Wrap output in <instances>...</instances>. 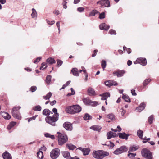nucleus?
I'll return each instance as SVG.
<instances>
[{
    "mask_svg": "<svg viewBox=\"0 0 159 159\" xmlns=\"http://www.w3.org/2000/svg\"><path fill=\"white\" fill-rule=\"evenodd\" d=\"M52 111L54 113L52 116H47L45 118V120L47 123L54 126L55 125V122L58 119L59 114L57 112V110L56 108L52 109Z\"/></svg>",
    "mask_w": 159,
    "mask_h": 159,
    "instance_id": "nucleus-1",
    "label": "nucleus"
},
{
    "mask_svg": "<svg viewBox=\"0 0 159 159\" xmlns=\"http://www.w3.org/2000/svg\"><path fill=\"white\" fill-rule=\"evenodd\" d=\"M92 155L93 157L97 159H102L105 157L108 156L109 153L103 150H99L93 151Z\"/></svg>",
    "mask_w": 159,
    "mask_h": 159,
    "instance_id": "nucleus-2",
    "label": "nucleus"
},
{
    "mask_svg": "<svg viewBox=\"0 0 159 159\" xmlns=\"http://www.w3.org/2000/svg\"><path fill=\"white\" fill-rule=\"evenodd\" d=\"M57 134H58V144L60 145H62L67 141L68 140L67 136L65 134H61L59 132H57Z\"/></svg>",
    "mask_w": 159,
    "mask_h": 159,
    "instance_id": "nucleus-3",
    "label": "nucleus"
},
{
    "mask_svg": "<svg viewBox=\"0 0 159 159\" xmlns=\"http://www.w3.org/2000/svg\"><path fill=\"white\" fill-rule=\"evenodd\" d=\"M141 153L142 156L145 158L152 159L153 158L152 153L147 149H143L141 151Z\"/></svg>",
    "mask_w": 159,
    "mask_h": 159,
    "instance_id": "nucleus-4",
    "label": "nucleus"
},
{
    "mask_svg": "<svg viewBox=\"0 0 159 159\" xmlns=\"http://www.w3.org/2000/svg\"><path fill=\"white\" fill-rule=\"evenodd\" d=\"M20 108V106L15 107H14L12 110V114L13 117L19 120L21 119L20 114L19 111Z\"/></svg>",
    "mask_w": 159,
    "mask_h": 159,
    "instance_id": "nucleus-5",
    "label": "nucleus"
},
{
    "mask_svg": "<svg viewBox=\"0 0 159 159\" xmlns=\"http://www.w3.org/2000/svg\"><path fill=\"white\" fill-rule=\"evenodd\" d=\"M60 154V151L58 148L53 149L50 153L51 157L52 159H57L59 157Z\"/></svg>",
    "mask_w": 159,
    "mask_h": 159,
    "instance_id": "nucleus-6",
    "label": "nucleus"
},
{
    "mask_svg": "<svg viewBox=\"0 0 159 159\" xmlns=\"http://www.w3.org/2000/svg\"><path fill=\"white\" fill-rule=\"evenodd\" d=\"M128 148L125 146H122L120 148H117L113 152L116 155H119L127 151Z\"/></svg>",
    "mask_w": 159,
    "mask_h": 159,
    "instance_id": "nucleus-7",
    "label": "nucleus"
},
{
    "mask_svg": "<svg viewBox=\"0 0 159 159\" xmlns=\"http://www.w3.org/2000/svg\"><path fill=\"white\" fill-rule=\"evenodd\" d=\"M63 126L67 130L71 131L72 129V124L70 122H65L63 124Z\"/></svg>",
    "mask_w": 159,
    "mask_h": 159,
    "instance_id": "nucleus-8",
    "label": "nucleus"
},
{
    "mask_svg": "<svg viewBox=\"0 0 159 159\" xmlns=\"http://www.w3.org/2000/svg\"><path fill=\"white\" fill-rule=\"evenodd\" d=\"M101 3L102 7H110V2L109 0H101Z\"/></svg>",
    "mask_w": 159,
    "mask_h": 159,
    "instance_id": "nucleus-9",
    "label": "nucleus"
},
{
    "mask_svg": "<svg viewBox=\"0 0 159 159\" xmlns=\"http://www.w3.org/2000/svg\"><path fill=\"white\" fill-rule=\"evenodd\" d=\"M136 62L140 64L142 66H145L147 63V61L145 58H137L136 61Z\"/></svg>",
    "mask_w": 159,
    "mask_h": 159,
    "instance_id": "nucleus-10",
    "label": "nucleus"
},
{
    "mask_svg": "<svg viewBox=\"0 0 159 159\" xmlns=\"http://www.w3.org/2000/svg\"><path fill=\"white\" fill-rule=\"evenodd\" d=\"M87 92L89 96H94L96 95V93L94 90L91 87L88 88Z\"/></svg>",
    "mask_w": 159,
    "mask_h": 159,
    "instance_id": "nucleus-11",
    "label": "nucleus"
},
{
    "mask_svg": "<svg viewBox=\"0 0 159 159\" xmlns=\"http://www.w3.org/2000/svg\"><path fill=\"white\" fill-rule=\"evenodd\" d=\"M119 137L120 138L124 139L126 140L128 139V137L129 136V134H126L125 132L119 133H118Z\"/></svg>",
    "mask_w": 159,
    "mask_h": 159,
    "instance_id": "nucleus-12",
    "label": "nucleus"
},
{
    "mask_svg": "<svg viewBox=\"0 0 159 159\" xmlns=\"http://www.w3.org/2000/svg\"><path fill=\"white\" fill-rule=\"evenodd\" d=\"M65 111L68 113L70 114H74L73 106L67 107L65 109Z\"/></svg>",
    "mask_w": 159,
    "mask_h": 159,
    "instance_id": "nucleus-13",
    "label": "nucleus"
},
{
    "mask_svg": "<svg viewBox=\"0 0 159 159\" xmlns=\"http://www.w3.org/2000/svg\"><path fill=\"white\" fill-rule=\"evenodd\" d=\"M151 80V79L149 78L145 79L143 82V85L139 87V89L143 90L144 88L148 84Z\"/></svg>",
    "mask_w": 159,
    "mask_h": 159,
    "instance_id": "nucleus-14",
    "label": "nucleus"
},
{
    "mask_svg": "<svg viewBox=\"0 0 159 159\" xmlns=\"http://www.w3.org/2000/svg\"><path fill=\"white\" fill-rule=\"evenodd\" d=\"M73 109L74 111V113H79L81 111V108L78 105H73Z\"/></svg>",
    "mask_w": 159,
    "mask_h": 159,
    "instance_id": "nucleus-15",
    "label": "nucleus"
},
{
    "mask_svg": "<svg viewBox=\"0 0 159 159\" xmlns=\"http://www.w3.org/2000/svg\"><path fill=\"white\" fill-rule=\"evenodd\" d=\"M99 28L101 30H107L110 28V26L107 25L105 23H103L99 25Z\"/></svg>",
    "mask_w": 159,
    "mask_h": 159,
    "instance_id": "nucleus-16",
    "label": "nucleus"
},
{
    "mask_svg": "<svg viewBox=\"0 0 159 159\" xmlns=\"http://www.w3.org/2000/svg\"><path fill=\"white\" fill-rule=\"evenodd\" d=\"M2 156L4 159H12L11 154L6 151L3 153Z\"/></svg>",
    "mask_w": 159,
    "mask_h": 159,
    "instance_id": "nucleus-17",
    "label": "nucleus"
},
{
    "mask_svg": "<svg viewBox=\"0 0 159 159\" xmlns=\"http://www.w3.org/2000/svg\"><path fill=\"white\" fill-rule=\"evenodd\" d=\"M99 96L102 97L101 98L102 100H106L108 97H110V94L109 92H106L104 93L99 95Z\"/></svg>",
    "mask_w": 159,
    "mask_h": 159,
    "instance_id": "nucleus-18",
    "label": "nucleus"
},
{
    "mask_svg": "<svg viewBox=\"0 0 159 159\" xmlns=\"http://www.w3.org/2000/svg\"><path fill=\"white\" fill-rule=\"evenodd\" d=\"M145 106L146 105L144 102L142 103L138 107L136 108V110L140 112L145 108Z\"/></svg>",
    "mask_w": 159,
    "mask_h": 159,
    "instance_id": "nucleus-19",
    "label": "nucleus"
},
{
    "mask_svg": "<svg viewBox=\"0 0 159 159\" xmlns=\"http://www.w3.org/2000/svg\"><path fill=\"white\" fill-rule=\"evenodd\" d=\"M90 128L94 131H98V132H99L100 131L102 127L99 125H94L91 126Z\"/></svg>",
    "mask_w": 159,
    "mask_h": 159,
    "instance_id": "nucleus-20",
    "label": "nucleus"
},
{
    "mask_svg": "<svg viewBox=\"0 0 159 159\" xmlns=\"http://www.w3.org/2000/svg\"><path fill=\"white\" fill-rule=\"evenodd\" d=\"M62 154L64 158L66 159H70V156L69 152L64 151L62 152Z\"/></svg>",
    "mask_w": 159,
    "mask_h": 159,
    "instance_id": "nucleus-21",
    "label": "nucleus"
},
{
    "mask_svg": "<svg viewBox=\"0 0 159 159\" xmlns=\"http://www.w3.org/2000/svg\"><path fill=\"white\" fill-rule=\"evenodd\" d=\"M139 148L138 146H137L135 145H133L131 146L129 148L128 152H133L134 151H136Z\"/></svg>",
    "mask_w": 159,
    "mask_h": 159,
    "instance_id": "nucleus-22",
    "label": "nucleus"
},
{
    "mask_svg": "<svg viewBox=\"0 0 159 159\" xmlns=\"http://www.w3.org/2000/svg\"><path fill=\"white\" fill-rule=\"evenodd\" d=\"M71 72L73 75L75 76H78L79 75V73L78 69L76 68H73L71 70Z\"/></svg>",
    "mask_w": 159,
    "mask_h": 159,
    "instance_id": "nucleus-23",
    "label": "nucleus"
},
{
    "mask_svg": "<svg viewBox=\"0 0 159 159\" xmlns=\"http://www.w3.org/2000/svg\"><path fill=\"white\" fill-rule=\"evenodd\" d=\"M46 62L49 64H52L55 63L56 61L54 58L50 57L47 59Z\"/></svg>",
    "mask_w": 159,
    "mask_h": 159,
    "instance_id": "nucleus-24",
    "label": "nucleus"
},
{
    "mask_svg": "<svg viewBox=\"0 0 159 159\" xmlns=\"http://www.w3.org/2000/svg\"><path fill=\"white\" fill-rule=\"evenodd\" d=\"M90 151V149L89 148H84V150L83 151V153L84 156H86L89 155V152Z\"/></svg>",
    "mask_w": 159,
    "mask_h": 159,
    "instance_id": "nucleus-25",
    "label": "nucleus"
},
{
    "mask_svg": "<svg viewBox=\"0 0 159 159\" xmlns=\"http://www.w3.org/2000/svg\"><path fill=\"white\" fill-rule=\"evenodd\" d=\"M2 114L6 115L5 118V119L9 120L11 118V116L7 112H6L3 111H1L0 113V114Z\"/></svg>",
    "mask_w": 159,
    "mask_h": 159,
    "instance_id": "nucleus-26",
    "label": "nucleus"
},
{
    "mask_svg": "<svg viewBox=\"0 0 159 159\" xmlns=\"http://www.w3.org/2000/svg\"><path fill=\"white\" fill-rule=\"evenodd\" d=\"M66 147L69 148L70 150H74L76 148V147L72 144H66Z\"/></svg>",
    "mask_w": 159,
    "mask_h": 159,
    "instance_id": "nucleus-27",
    "label": "nucleus"
},
{
    "mask_svg": "<svg viewBox=\"0 0 159 159\" xmlns=\"http://www.w3.org/2000/svg\"><path fill=\"white\" fill-rule=\"evenodd\" d=\"M43 115L48 116L50 115V111L48 109H45L43 111Z\"/></svg>",
    "mask_w": 159,
    "mask_h": 159,
    "instance_id": "nucleus-28",
    "label": "nucleus"
},
{
    "mask_svg": "<svg viewBox=\"0 0 159 159\" xmlns=\"http://www.w3.org/2000/svg\"><path fill=\"white\" fill-rule=\"evenodd\" d=\"M51 96L52 93L50 92H49L46 94V96H43V99L47 100L49 99Z\"/></svg>",
    "mask_w": 159,
    "mask_h": 159,
    "instance_id": "nucleus-29",
    "label": "nucleus"
},
{
    "mask_svg": "<svg viewBox=\"0 0 159 159\" xmlns=\"http://www.w3.org/2000/svg\"><path fill=\"white\" fill-rule=\"evenodd\" d=\"M92 116L88 113H86L85 114L84 116V119L85 120H90L92 119Z\"/></svg>",
    "mask_w": 159,
    "mask_h": 159,
    "instance_id": "nucleus-30",
    "label": "nucleus"
},
{
    "mask_svg": "<svg viewBox=\"0 0 159 159\" xmlns=\"http://www.w3.org/2000/svg\"><path fill=\"white\" fill-rule=\"evenodd\" d=\"M37 156L39 159H42L43 157V153L42 151H39L37 153Z\"/></svg>",
    "mask_w": 159,
    "mask_h": 159,
    "instance_id": "nucleus-31",
    "label": "nucleus"
},
{
    "mask_svg": "<svg viewBox=\"0 0 159 159\" xmlns=\"http://www.w3.org/2000/svg\"><path fill=\"white\" fill-rule=\"evenodd\" d=\"M16 123L15 122H11L8 125L7 129L8 130L11 129L14 125H16Z\"/></svg>",
    "mask_w": 159,
    "mask_h": 159,
    "instance_id": "nucleus-32",
    "label": "nucleus"
},
{
    "mask_svg": "<svg viewBox=\"0 0 159 159\" xmlns=\"http://www.w3.org/2000/svg\"><path fill=\"white\" fill-rule=\"evenodd\" d=\"M137 134L139 137L142 139V137L143 135V132L141 130H139L137 132Z\"/></svg>",
    "mask_w": 159,
    "mask_h": 159,
    "instance_id": "nucleus-33",
    "label": "nucleus"
},
{
    "mask_svg": "<svg viewBox=\"0 0 159 159\" xmlns=\"http://www.w3.org/2000/svg\"><path fill=\"white\" fill-rule=\"evenodd\" d=\"M122 98L123 99H124L125 101L127 102H130V100L129 97L126 95H123L122 97Z\"/></svg>",
    "mask_w": 159,
    "mask_h": 159,
    "instance_id": "nucleus-34",
    "label": "nucleus"
},
{
    "mask_svg": "<svg viewBox=\"0 0 159 159\" xmlns=\"http://www.w3.org/2000/svg\"><path fill=\"white\" fill-rule=\"evenodd\" d=\"M51 79V76L50 75H48L47 76L46 78V83L49 84H50V82Z\"/></svg>",
    "mask_w": 159,
    "mask_h": 159,
    "instance_id": "nucleus-35",
    "label": "nucleus"
},
{
    "mask_svg": "<svg viewBox=\"0 0 159 159\" xmlns=\"http://www.w3.org/2000/svg\"><path fill=\"white\" fill-rule=\"evenodd\" d=\"M84 103L86 105H89L91 100L88 98H84L83 99Z\"/></svg>",
    "mask_w": 159,
    "mask_h": 159,
    "instance_id": "nucleus-36",
    "label": "nucleus"
},
{
    "mask_svg": "<svg viewBox=\"0 0 159 159\" xmlns=\"http://www.w3.org/2000/svg\"><path fill=\"white\" fill-rule=\"evenodd\" d=\"M107 117L112 120H115L114 115L112 113L108 115H107Z\"/></svg>",
    "mask_w": 159,
    "mask_h": 159,
    "instance_id": "nucleus-37",
    "label": "nucleus"
},
{
    "mask_svg": "<svg viewBox=\"0 0 159 159\" xmlns=\"http://www.w3.org/2000/svg\"><path fill=\"white\" fill-rule=\"evenodd\" d=\"M99 13L98 11L96 10H93L90 13L89 16H94L97 13Z\"/></svg>",
    "mask_w": 159,
    "mask_h": 159,
    "instance_id": "nucleus-38",
    "label": "nucleus"
},
{
    "mask_svg": "<svg viewBox=\"0 0 159 159\" xmlns=\"http://www.w3.org/2000/svg\"><path fill=\"white\" fill-rule=\"evenodd\" d=\"M41 107L38 105L33 107V109L35 111H40L41 110Z\"/></svg>",
    "mask_w": 159,
    "mask_h": 159,
    "instance_id": "nucleus-39",
    "label": "nucleus"
},
{
    "mask_svg": "<svg viewBox=\"0 0 159 159\" xmlns=\"http://www.w3.org/2000/svg\"><path fill=\"white\" fill-rule=\"evenodd\" d=\"M107 64L106 61L104 60H102L101 62V66L104 69L106 66Z\"/></svg>",
    "mask_w": 159,
    "mask_h": 159,
    "instance_id": "nucleus-40",
    "label": "nucleus"
},
{
    "mask_svg": "<svg viewBox=\"0 0 159 159\" xmlns=\"http://www.w3.org/2000/svg\"><path fill=\"white\" fill-rule=\"evenodd\" d=\"M47 66V64L45 62H43L41 64V66L40 67V69L44 70Z\"/></svg>",
    "mask_w": 159,
    "mask_h": 159,
    "instance_id": "nucleus-41",
    "label": "nucleus"
},
{
    "mask_svg": "<svg viewBox=\"0 0 159 159\" xmlns=\"http://www.w3.org/2000/svg\"><path fill=\"white\" fill-rule=\"evenodd\" d=\"M123 50L125 52L126 51L127 52L128 54H130L131 52V50L130 48H127L125 46H124L123 48Z\"/></svg>",
    "mask_w": 159,
    "mask_h": 159,
    "instance_id": "nucleus-42",
    "label": "nucleus"
},
{
    "mask_svg": "<svg viewBox=\"0 0 159 159\" xmlns=\"http://www.w3.org/2000/svg\"><path fill=\"white\" fill-rule=\"evenodd\" d=\"M32 13L31 14V16L32 18H34L36 17L37 16V14L36 11L35 9L33 8L32 9Z\"/></svg>",
    "mask_w": 159,
    "mask_h": 159,
    "instance_id": "nucleus-43",
    "label": "nucleus"
},
{
    "mask_svg": "<svg viewBox=\"0 0 159 159\" xmlns=\"http://www.w3.org/2000/svg\"><path fill=\"white\" fill-rule=\"evenodd\" d=\"M125 71L123 70L118 71V77H121L123 76L124 74Z\"/></svg>",
    "mask_w": 159,
    "mask_h": 159,
    "instance_id": "nucleus-44",
    "label": "nucleus"
},
{
    "mask_svg": "<svg viewBox=\"0 0 159 159\" xmlns=\"http://www.w3.org/2000/svg\"><path fill=\"white\" fill-rule=\"evenodd\" d=\"M57 67H59L62 65L63 63L62 61L59 59H57Z\"/></svg>",
    "mask_w": 159,
    "mask_h": 159,
    "instance_id": "nucleus-45",
    "label": "nucleus"
},
{
    "mask_svg": "<svg viewBox=\"0 0 159 159\" xmlns=\"http://www.w3.org/2000/svg\"><path fill=\"white\" fill-rule=\"evenodd\" d=\"M112 132L110 131L107 132V138L108 139H109L112 138Z\"/></svg>",
    "mask_w": 159,
    "mask_h": 159,
    "instance_id": "nucleus-46",
    "label": "nucleus"
},
{
    "mask_svg": "<svg viewBox=\"0 0 159 159\" xmlns=\"http://www.w3.org/2000/svg\"><path fill=\"white\" fill-rule=\"evenodd\" d=\"M153 116L151 115L148 118V122L150 124L152 123L153 120Z\"/></svg>",
    "mask_w": 159,
    "mask_h": 159,
    "instance_id": "nucleus-47",
    "label": "nucleus"
},
{
    "mask_svg": "<svg viewBox=\"0 0 159 159\" xmlns=\"http://www.w3.org/2000/svg\"><path fill=\"white\" fill-rule=\"evenodd\" d=\"M128 156L130 158H134L136 155V153H133L131 152H128Z\"/></svg>",
    "mask_w": 159,
    "mask_h": 159,
    "instance_id": "nucleus-48",
    "label": "nucleus"
},
{
    "mask_svg": "<svg viewBox=\"0 0 159 159\" xmlns=\"http://www.w3.org/2000/svg\"><path fill=\"white\" fill-rule=\"evenodd\" d=\"M105 14L104 12H102L100 13L99 16V18L101 19H102L105 18Z\"/></svg>",
    "mask_w": 159,
    "mask_h": 159,
    "instance_id": "nucleus-49",
    "label": "nucleus"
},
{
    "mask_svg": "<svg viewBox=\"0 0 159 159\" xmlns=\"http://www.w3.org/2000/svg\"><path fill=\"white\" fill-rule=\"evenodd\" d=\"M37 87L35 86H33L30 89V90L32 92H35L37 90Z\"/></svg>",
    "mask_w": 159,
    "mask_h": 159,
    "instance_id": "nucleus-50",
    "label": "nucleus"
},
{
    "mask_svg": "<svg viewBox=\"0 0 159 159\" xmlns=\"http://www.w3.org/2000/svg\"><path fill=\"white\" fill-rule=\"evenodd\" d=\"M98 103L96 101H93L91 100L89 105L92 106H95L98 105Z\"/></svg>",
    "mask_w": 159,
    "mask_h": 159,
    "instance_id": "nucleus-51",
    "label": "nucleus"
},
{
    "mask_svg": "<svg viewBox=\"0 0 159 159\" xmlns=\"http://www.w3.org/2000/svg\"><path fill=\"white\" fill-rule=\"evenodd\" d=\"M109 33L111 34H116V31L114 30H110L109 31Z\"/></svg>",
    "mask_w": 159,
    "mask_h": 159,
    "instance_id": "nucleus-52",
    "label": "nucleus"
},
{
    "mask_svg": "<svg viewBox=\"0 0 159 159\" xmlns=\"http://www.w3.org/2000/svg\"><path fill=\"white\" fill-rule=\"evenodd\" d=\"M111 86L112 85L116 86L118 85V84L114 80H111Z\"/></svg>",
    "mask_w": 159,
    "mask_h": 159,
    "instance_id": "nucleus-53",
    "label": "nucleus"
},
{
    "mask_svg": "<svg viewBox=\"0 0 159 159\" xmlns=\"http://www.w3.org/2000/svg\"><path fill=\"white\" fill-rule=\"evenodd\" d=\"M38 116V115H35V116H32L29 118L28 120L29 122H30L31 120H34L35 119L36 117Z\"/></svg>",
    "mask_w": 159,
    "mask_h": 159,
    "instance_id": "nucleus-54",
    "label": "nucleus"
},
{
    "mask_svg": "<svg viewBox=\"0 0 159 159\" xmlns=\"http://www.w3.org/2000/svg\"><path fill=\"white\" fill-rule=\"evenodd\" d=\"M42 57H38L34 61V63H36L37 62H39L41 59Z\"/></svg>",
    "mask_w": 159,
    "mask_h": 159,
    "instance_id": "nucleus-55",
    "label": "nucleus"
},
{
    "mask_svg": "<svg viewBox=\"0 0 159 159\" xmlns=\"http://www.w3.org/2000/svg\"><path fill=\"white\" fill-rule=\"evenodd\" d=\"M110 81L111 80H109L105 82V85L109 87L111 86Z\"/></svg>",
    "mask_w": 159,
    "mask_h": 159,
    "instance_id": "nucleus-56",
    "label": "nucleus"
},
{
    "mask_svg": "<svg viewBox=\"0 0 159 159\" xmlns=\"http://www.w3.org/2000/svg\"><path fill=\"white\" fill-rule=\"evenodd\" d=\"M120 112L121 113L122 116H123L125 113V110H124L123 108H121L120 109Z\"/></svg>",
    "mask_w": 159,
    "mask_h": 159,
    "instance_id": "nucleus-57",
    "label": "nucleus"
},
{
    "mask_svg": "<svg viewBox=\"0 0 159 159\" xmlns=\"http://www.w3.org/2000/svg\"><path fill=\"white\" fill-rule=\"evenodd\" d=\"M84 10V8L82 7H80L77 8V11L80 12H82Z\"/></svg>",
    "mask_w": 159,
    "mask_h": 159,
    "instance_id": "nucleus-58",
    "label": "nucleus"
},
{
    "mask_svg": "<svg viewBox=\"0 0 159 159\" xmlns=\"http://www.w3.org/2000/svg\"><path fill=\"white\" fill-rule=\"evenodd\" d=\"M47 22L50 25H53L55 23V21H48V20H47Z\"/></svg>",
    "mask_w": 159,
    "mask_h": 159,
    "instance_id": "nucleus-59",
    "label": "nucleus"
},
{
    "mask_svg": "<svg viewBox=\"0 0 159 159\" xmlns=\"http://www.w3.org/2000/svg\"><path fill=\"white\" fill-rule=\"evenodd\" d=\"M97 52H98L97 50L95 49V50H94V51H93V53L92 55V57H94L96 55Z\"/></svg>",
    "mask_w": 159,
    "mask_h": 159,
    "instance_id": "nucleus-60",
    "label": "nucleus"
},
{
    "mask_svg": "<svg viewBox=\"0 0 159 159\" xmlns=\"http://www.w3.org/2000/svg\"><path fill=\"white\" fill-rule=\"evenodd\" d=\"M131 93L134 96H136L137 94L135 92V90L132 89L131 90Z\"/></svg>",
    "mask_w": 159,
    "mask_h": 159,
    "instance_id": "nucleus-61",
    "label": "nucleus"
},
{
    "mask_svg": "<svg viewBox=\"0 0 159 159\" xmlns=\"http://www.w3.org/2000/svg\"><path fill=\"white\" fill-rule=\"evenodd\" d=\"M53 13L56 15H58L59 14V11L58 10H55L54 11Z\"/></svg>",
    "mask_w": 159,
    "mask_h": 159,
    "instance_id": "nucleus-62",
    "label": "nucleus"
},
{
    "mask_svg": "<svg viewBox=\"0 0 159 159\" xmlns=\"http://www.w3.org/2000/svg\"><path fill=\"white\" fill-rule=\"evenodd\" d=\"M56 103V100H53L52 102H51L50 104V105L51 106H53Z\"/></svg>",
    "mask_w": 159,
    "mask_h": 159,
    "instance_id": "nucleus-63",
    "label": "nucleus"
},
{
    "mask_svg": "<svg viewBox=\"0 0 159 159\" xmlns=\"http://www.w3.org/2000/svg\"><path fill=\"white\" fill-rule=\"evenodd\" d=\"M88 76V74H86L85 75L84 81L85 82H86L87 81Z\"/></svg>",
    "mask_w": 159,
    "mask_h": 159,
    "instance_id": "nucleus-64",
    "label": "nucleus"
}]
</instances>
